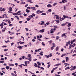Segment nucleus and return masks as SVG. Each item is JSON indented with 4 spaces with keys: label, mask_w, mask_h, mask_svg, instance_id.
<instances>
[{
    "label": "nucleus",
    "mask_w": 76,
    "mask_h": 76,
    "mask_svg": "<svg viewBox=\"0 0 76 76\" xmlns=\"http://www.w3.org/2000/svg\"><path fill=\"white\" fill-rule=\"evenodd\" d=\"M30 9H33L32 10H36V9H35V7H31Z\"/></svg>",
    "instance_id": "obj_3"
},
{
    "label": "nucleus",
    "mask_w": 76,
    "mask_h": 76,
    "mask_svg": "<svg viewBox=\"0 0 76 76\" xmlns=\"http://www.w3.org/2000/svg\"><path fill=\"white\" fill-rule=\"evenodd\" d=\"M35 7H39V6L37 4L35 5Z\"/></svg>",
    "instance_id": "obj_59"
},
{
    "label": "nucleus",
    "mask_w": 76,
    "mask_h": 76,
    "mask_svg": "<svg viewBox=\"0 0 76 76\" xmlns=\"http://www.w3.org/2000/svg\"><path fill=\"white\" fill-rule=\"evenodd\" d=\"M54 49V48L53 47H52L51 48V50H53Z\"/></svg>",
    "instance_id": "obj_58"
},
{
    "label": "nucleus",
    "mask_w": 76,
    "mask_h": 76,
    "mask_svg": "<svg viewBox=\"0 0 76 76\" xmlns=\"http://www.w3.org/2000/svg\"><path fill=\"white\" fill-rule=\"evenodd\" d=\"M9 66H14V64H10L9 65Z\"/></svg>",
    "instance_id": "obj_17"
},
{
    "label": "nucleus",
    "mask_w": 76,
    "mask_h": 76,
    "mask_svg": "<svg viewBox=\"0 0 76 76\" xmlns=\"http://www.w3.org/2000/svg\"><path fill=\"white\" fill-rule=\"evenodd\" d=\"M42 45H43V46H45V45L44 44V42H42Z\"/></svg>",
    "instance_id": "obj_37"
},
{
    "label": "nucleus",
    "mask_w": 76,
    "mask_h": 76,
    "mask_svg": "<svg viewBox=\"0 0 76 76\" xmlns=\"http://www.w3.org/2000/svg\"><path fill=\"white\" fill-rule=\"evenodd\" d=\"M20 44H25V42H21Z\"/></svg>",
    "instance_id": "obj_42"
},
{
    "label": "nucleus",
    "mask_w": 76,
    "mask_h": 76,
    "mask_svg": "<svg viewBox=\"0 0 76 76\" xmlns=\"http://www.w3.org/2000/svg\"><path fill=\"white\" fill-rule=\"evenodd\" d=\"M37 64H38L39 66H41V64L39 62H37Z\"/></svg>",
    "instance_id": "obj_24"
},
{
    "label": "nucleus",
    "mask_w": 76,
    "mask_h": 76,
    "mask_svg": "<svg viewBox=\"0 0 76 76\" xmlns=\"http://www.w3.org/2000/svg\"><path fill=\"white\" fill-rule=\"evenodd\" d=\"M5 9L4 8H3L2 10V11H3V12H4V11H5Z\"/></svg>",
    "instance_id": "obj_46"
},
{
    "label": "nucleus",
    "mask_w": 76,
    "mask_h": 76,
    "mask_svg": "<svg viewBox=\"0 0 76 76\" xmlns=\"http://www.w3.org/2000/svg\"><path fill=\"white\" fill-rule=\"evenodd\" d=\"M47 7H51L52 6L50 4H48V5H47Z\"/></svg>",
    "instance_id": "obj_6"
},
{
    "label": "nucleus",
    "mask_w": 76,
    "mask_h": 76,
    "mask_svg": "<svg viewBox=\"0 0 76 76\" xmlns=\"http://www.w3.org/2000/svg\"><path fill=\"white\" fill-rule=\"evenodd\" d=\"M43 12H44V11H40V13H43Z\"/></svg>",
    "instance_id": "obj_63"
},
{
    "label": "nucleus",
    "mask_w": 76,
    "mask_h": 76,
    "mask_svg": "<svg viewBox=\"0 0 76 76\" xmlns=\"http://www.w3.org/2000/svg\"><path fill=\"white\" fill-rule=\"evenodd\" d=\"M25 72L26 73H27V71H28V69H25Z\"/></svg>",
    "instance_id": "obj_51"
},
{
    "label": "nucleus",
    "mask_w": 76,
    "mask_h": 76,
    "mask_svg": "<svg viewBox=\"0 0 76 76\" xmlns=\"http://www.w3.org/2000/svg\"><path fill=\"white\" fill-rule=\"evenodd\" d=\"M8 50V49H5L4 50V51H7Z\"/></svg>",
    "instance_id": "obj_54"
},
{
    "label": "nucleus",
    "mask_w": 76,
    "mask_h": 76,
    "mask_svg": "<svg viewBox=\"0 0 76 76\" xmlns=\"http://www.w3.org/2000/svg\"><path fill=\"white\" fill-rule=\"evenodd\" d=\"M66 35V34L64 33V34H62L61 37H64V36H65V35Z\"/></svg>",
    "instance_id": "obj_15"
},
{
    "label": "nucleus",
    "mask_w": 76,
    "mask_h": 76,
    "mask_svg": "<svg viewBox=\"0 0 76 76\" xmlns=\"http://www.w3.org/2000/svg\"><path fill=\"white\" fill-rule=\"evenodd\" d=\"M52 40H50L48 41V42L49 44H51L52 43Z\"/></svg>",
    "instance_id": "obj_19"
},
{
    "label": "nucleus",
    "mask_w": 76,
    "mask_h": 76,
    "mask_svg": "<svg viewBox=\"0 0 76 76\" xmlns=\"http://www.w3.org/2000/svg\"><path fill=\"white\" fill-rule=\"evenodd\" d=\"M54 33V31H50V34H53Z\"/></svg>",
    "instance_id": "obj_45"
},
{
    "label": "nucleus",
    "mask_w": 76,
    "mask_h": 76,
    "mask_svg": "<svg viewBox=\"0 0 76 76\" xmlns=\"http://www.w3.org/2000/svg\"><path fill=\"white\" fill-rule=\"evenodd\" d=\"M39 32H40V33H43L44 32V29H42L39 31Z\"/></svg>",
    "instance_id": "obj_2"
},
{
    "label": "nucleus",
    "mask_w": 76,
    "mask_h": 76,
    "mask_svg": "<svg viewBox=\"0 0 76 76\" xmlns=\"http://www.w3.org/2000/svg\"><path fill=\"white\" fill-rule=\"evenodd\" d=\"M6 69H7V70H9V66H7L6 67Z\"/></svg>",
    "instance_id": "obj_16"
},
{
    "label": "nucleus",
    "mask_w": 76,
    "mask_h": 76,
    "mask_svg": "<svg viewBox=\"0 0 76 76\" xmlns=\"http://www.w3.org/2000/svg\"><path fill=\"white\" fill-rule=\"evenodd\" d=\"M20 12H21L20 11H18V12H17V14H18V13H20Z\"/></svg>",
    "instance_id": "obj_52"
},
{
    "label": "nucleus",
    "mask_w": 76,
    "mask_h": 76,
    "mask_svg": "<svg viewBox=\"0 0 76 76\" xmlns=\"http://www.w3.org/2000/svg\"><path fill=\"white\" fill-rule=\"evenodd\" d=\"M28 46H29V45H30V46H31V45H32L31 44V43L29 42V44H28Z\"/></svg>",
    "instance_id": "obj_36"
},
{
    "label": "nucleus",
    "mask_w": 76,
    "mask_h": 76,
    "mask_svg": "<svg viewBox=\"0 0 76 76\" xmlns=\"http://www.w3.org/2000/svg\"><path fill=\"white\" fill-rule=\"evenodd\" d=\"M67 23H69L68 22H66L65 23H63L61 24V26H65L66 24H67Z\"/></svg>",
    "instance_id": "obj_5"
},
{
    "label": "nucleus",
    "mask_w": 76,
    "mask_h": 76,
    "mask_svg": "<svg viewBox=\"0 0 76 76\" xmlns=\"http://www.w3.org/2000/svg\"><path fill=\"white\" fill-rule=\"evenodd\" d=\"M53 44V47H55V46H56V45H55V44H54V43H53L52 44Z\"/></svg>",
    "instance_id": "obj_28"
},
{
    "label": "nucleus",
    "mask_w": 76,
    "mask_h": 76,
    "mask_svg": "<svg viewBox=\"0 0 76 76\" xmlns=\"http://www.w3.org/2000/svg\"><path fill=\"white\" fill-rule=\"evenodd\" d=\"M56 22L57 23H60V21L59 20H56Z\"/></svg>",
    "instance_id": "obj_31"
},
{
    "label": "nucleus",
    "mask_w": 76,
    "mask_h": 76,
    "mask_svg": "<svg viewBox=\"0 0 76 76\" xmlns=\"http://www.w3.org/2000/svg\"><path fill=\"white\" fill-rule=\"evenodd\" d=\"M34 66H35V67H38V65H37V64H36V63H34Z\"/></svg>",
    "instance_id": "obj_7"
},
{
    "label": "nucleus",
    "mask_w": 76,
    "mask_h": 76,
    "mask_svg": "<svg viewBox=\"0 0 76 76\" xmlns=\"http://www.w3.org/2000/svg\"><path fill=\"white\" fill-rule=\"evenodd\" d=\"M68 60H69V58L68 57H66V61L67 62Z\"/></svg>",
    "instance_id": "obj_14"
},
{
    "label": "nucleus",
    "mask_w": 76,
    "mask_h": 76,
    "mask_svg": "<svg viewBox=\"0 0 76 76\" xmlns=\"http://www.w3.org/2000/svg\"><path fill=\"white\" fill-rule=\"evenodd\" d=\"M14 44V43L12 42V43L11 44V46H12V45H13Z\"/></svg>",
    "instance_id": "obj_57"
},
{
    "label": "nucleus",
    "mask_w": 76,
    "mask_h": 76,
    "mask_svg": "<svg viewBox=\"0 0 76 76\" xmlns=\"http://www.w3.org/2000/svg\"><path fill=\"white\" fill-rule=\"evenodd\" d=\"M54 70L53 69L52 70H51V73H53V72H54Z\"/></svg>",
    "instance_id": "obj_55"
},
{
    "label": "nucleus",
    "mask_w": 76,
    "mask_h": 76,
    "mask_svg": "<svg viewBox=\"0 0 76 76\" xmlns=\"http://www.w3.org/2000/svg\"><path fill=\"white\" fill-rule=\"evenodd\" d=\"M68 27H69V26H71V23H68Z\"/></svg>",
    "instance_id": "obj_30"
},
{
    "label": "nucleus",
    "mask_w": 76,
    "mask_h": 76,
    "mask_svg": "<svg viewBox=\"0 0 76 76\" xmlns=\"http://www.w3.org/2000/svg\"><path fill=\"white\" fill-rule=\"evenodd\" d=\"M31 55L30 54H28V56H27V57H28L30 58V57H31Z\"/></svg>",
    "instance_id": "obj_39"
},
{
    "label": "nucleus",
    "mask_w": 76,
    "mask_h": 76,
    "mask_svg": "<svg viewBox=\"0 0 76 76\" xmlns=\"http://www.w3.org/2000/svg\"><path fill=\"white\" fill-rule=\"evenodd\" d=\"M63 17L64 18H61V19L62 20H63L64 19H66V18H67V19H72V18L70 17H69L67 15H64L63 16Z\"/></svg>",
    "instance_id": "obj_1"
},
{
    "label": "nucleus",
    "mask_w": 76,
    "mask_h": 76,
    "mask_svg": "<svg viewBox=\"0 0 76 76\" xmlns=\"http://www.w3.org/2000/svg\"><path fill=\"white\" fill-rule=\"evenodd\" d=\"M8 23L9 24H10V23H11V22H10V20H9L8 21Z\"/></svg>",
    "instance_id": "obj_48"
},
{
    "label": "nucleus",
    "mask_w": 76,
    "mask_h": 76,
    "mask_svg": "<svg viewBox=\"0 0 76 76\" xmlns=\"http://www.w3.org/2000/svg\"><path fill=\"white\" fill-rule=\"evenodd\" d=\"M11 74L12 76H15V75L14 73H11Z\"/></svg>",
    "instance_id": "obj_43"
},
{
    "label": "nucleus",
    "mask_w": 76,
    "mask_h": 76,
    "mask_svg": "<svg viewBox=\"0 0 76 76\" xmlns=\"http://www.w3.org/2000/svg\"><path fill=\"white\" fill-rule=\"evenodd\" d=\"M26 9H30V7H27L26 8Z\"/></svg>",
    "instance_id": "obj_61"
},
{
    "label": "nucleus",
    "mask_w": 76,
    "mask_h": 76,
    "mask_svg": "<svg viewBox=\"0 0 76 76\" xmlns=\"http://www.w3.org/2000/svg\"><path fill=\"white\" fill-rule=\"evenodd\" d=\"M41 22H42L40 24L41 25H44V21H41Z\"/></svg>",
    "instance_id": "obj_18"
},
{
    "label": "nucleus",
    "mask_w": 76,
    "mask_h": 76,
    "mask_svg": "<svg viewBox=\"0 0 76 76\" xmlns=\"http://www.w3.org/2000/svg\"><path fill=\"white\" fill-rule=\"evenodd\" d=\"M76 67L75 66H73V67L72 68V69H73V70H75V69H76Z\"/></svg>",
    "instance_id": "obj_35"
},
{
    "label": "nucleus",
    "mask_w": 76,
    "mask_h": 76,
    "mask_svg": "<svg viewBox=\"0 0 76 76\" xmlns=\"http://www.w3.org/2000/svg\"><path fill=\"white\" fill-rule=\"evenodd\" d=\"M40 69H42V70H44V68L42 67H40Z\"/></svg>",
    "instance_id": "obj_60"
},
{
    "label": "nucleus",
    "mask_w": 76,
    "mask_h": 76,
    "mask_svg": "<svg viewBox=\"0 0 76 76\" xmlns=\"http://www.w3.org/2000/svg\"><path fill=\"white\" fill-rule=\"evenodd\" d=\"M26 11L27 13H29V12H30V11L28 9H26Z\"/></svg>",
    "instance_id": "obj_9"
},
{
    "label": "nucleus",
    "mask_w": 76,
    "mask_h": 76,
    "mask_svg": "<svg viewBox=\"0 0 76 76\" xmlns=\"http://www.w3.org/2000/svg\"><path fill=\"white\" fill-rule=\"evenodd\" d=\"M9 10L10 11H12V7H10L9 8Z\"/></svg>",
    "instance_id": "obj_10"
},
{
    "label": "nucleus",
    "mask_w": 76,
    "mask_h": 76,
    "mask_svg": "<svg viewBox=\"0 0 76 76\" xmlns=\"http://www.w3.org/2000/svg\"><path fill=\"white\" fill-rule=\"evenodd\" d=\"M22 64H21V65H18V66L19 67H21V69H22Z\"/></svg>",
    "instance_id": "obj_34"
},
{
    "label": "nucleus",
    "mask_w": 76,
    "mask_h": 76,
    "mask_svg": "<svg viewBox=\"0 0 76 76\" xmlns=\"http://www.w3.org/2000/svg\"><path fill=\"white\" fill-rule=\"evenodd\" d=\"M66 55L65 54H62L61 56V57H63V56H64Z\"/></svg>",
    "instance_id": "obj_25"
},
{
    "label": "nucleus",
    "mask_w": 76,
    "mask_h": 76,
    "mask_svg": "<svg viewBox=\"0 0 76 76\" xmlns=\"http://www.w3.org/2000/svg\"><path fill=\"white\" fill-rule=\"evenodd\" d=\"M48 12H51V11H52V10L51 9H49V10H48Z\"/></svg>",
    "instance_id": "obj_33"
},
{
    "label": "nucleus",
    "mask_w": 76,
    "mask_h": 76,
    "mask_svg": "<svg viewBox=\"0 0 76 76\" xmlns=\"http://www.w3.org/2000/svg\"><path fill=\"white\" fill-rule=\"evenodd\" d=\"M15 18H16L18 20H19V17H18V16H15Z\"/></svg>",
    "instance_id": "obj_29"
},
{
    "label": "nucleus",
    "mask_w": 76,
    "mask_h": 76,
    "mask_svg": "<svg viewBox=\"0 0 76 76\" xmlns=\"http://www.w3.org/2000/svg\"><path fill=\"white\" fill-rule=\"evenodd\" d=\"M0 74L1 76H2L4 75V74L3 73H1V72H0Z\"/></svg>",
    "instance_id": "obj_26"
},
{
    "label": "nucleus",
    "mask_w": 76,
    "mask_h": 76,
    "mask_svg": "<svg viewBox=\"0 0 76 76\" xmlns=\"http://www.w3.org/2000/svg\"><path fill=\"white\" fill-rule=\"evenodd\" d=\"M40 10H39L37 11L36 12V13H37V14H39V13H40Z\"/></svg>",
    "instance_id": "obj_11"
},
{
    "label": "nucleus",
    "mask_w": 76,
    "mask_h": 76,
    "mask_svg": "<svg viewBox=\"0 0 76 76\" xmlns=\"http://www.w3.org/2000/svg\"><path fill=\"white\" fill-rule=\"evenodd\" d=\"M8 13H13V12H11V11H8Z\"/></svg>",
    "instance_id": "obj_44"
},
{
    "label": "nucleus",
    "mask_w": 76,
    "mask_h": 76,
    "mask_svg": "<svg viewBox=\"0 0 76 76\" xmlns=\"http://www.w3.org/2000/svg\"><path fill=\"white\" fill-rule=\"evenodd\" d=\"M1 69L3 71V70H3V69H4V70H5V68H1Z\"/></svg>",
    "instance_id": "obj_53"
},
{
    "label": "nucleus",
    "mask_w": 76,
    "mask_h": 76,
    "mask_svg": "<svg viewBox=\"0 0 76 76\" xmlns=\"http://www.w3.org/2000/svg\"><path fill=\"white\" fill-rule=\"evenodd\" d=\"M53 27L54 28H57V26H54Z\"/></svg>",
    "instance_id": "obj_56"
},
{
    "label": "nucleus",
    "mask_w": 76,
    "mask_h": 76,
    "mask_svg": "<svg viewBox=\"0 0 76 76\" xmlns=\"http://www.w3.org/2000/svg\"><path fill=\"white\" fill-rule=\"evenodd\" d=\"M17 48H20V50H22V47L20 46H18Z\"/></svg>",
    "instance_id": "obj_8"
},
{
    "label": "nucleus",
    "mask_w": 76,
    "mask_h": 76,
    "mask_svg": "<svg viewBox=\"0 0 76 76\" xmlns=\"http://www.w3.org/2000/svg\"><path fill=\"white\" fill-rule=\"evenodd\" d=\"M4 25H3V23H1L0 25V26H3Z\"/></svg>",
    "instance_id": "obj_27"
},
{
    "label": "nucleus",
    "mask_w": 76,
    "mask_h": 76,
    "mask_svg": "<svg viewBox=\"0 0 76 76\" xmlns=\"http://www.w3.org/2000/svg\"><path fill=\"white\" fill-rule=\"evenodd\" d=\"M28 59V60H29V61H31V57L29 58Z\"/></svg>",
    "instance_id": "obj_47"
},
{
    "label": "nucleus",
    "mask_w": 76,
    "mask_h": 76,
    "mask_svg": "<svg viewBox=\"0 0 76 76\" xmlns=\"http://www.w3.org/2000/svg\"><path fill=\"white\" fill-rule=\"evenodd\" d=\"M41 15H47V14L45 13H42V14H41Z\"/></svg>",
    "instance_id": "obj_23"
},
{
    "label": "nucleus",
    "mask_w": 76,
    "mask_h": 76,
    "mask_svg": "<svg viewBox=\"0 0 76 76\" xmlns=\"http://www.w3.org/2000/svg\"><path fill=\"white\" fill-rule=\"evenodd\" d=\"M59 38V37L58 36H57L56 37V39H58Z\"/></svg>",
    "instance_id": "obj_50"
},
{
    "label": "nucleus",
    "mask_w": 76,
    "mask_h": 76,
    "mask_svg": "<svg viewBox=\"0 0 76 76\" xmlns=\"http://www.w3.org/2000/svg\"><path fill=\"white\" fill-rule=\"evenodd\" d=\"M21 4H25L26 3L25 2H21Z\"/></svg>",
    "instance_id": "obj_41"
},
{
    "label": "nucleus",
    "mask_w": 76,
    "mask_h": 76,
    "mask_svg": "<svg viewBox=\"0 0 76 76\" xmlns=\"http://www.w3.org/2000/svg\"><path fill=\"white\" fill-rule=\"evenodd\" d=\"M67 69H70V67L68 66L65 68V70H67Z\"/></svg>",
    "instance_id": "obj_12"
},
{
    "label": "nucleus",
    "mask_w": 76,
    "mask_h": 76,
    "mask_svg": "<svg viewBox=\"0 0 76 76\" xmlns=\"http://www.w3.org/2000/svg\"><path fill=\"white\" fill-rule=\"evenodd\" d=\"M55 76H60V75H59L55 74Z\"/></svg>",
    "instance_id": "obj_64"
},
{
    "label": "nucleus",
    "mask_w": 76,
    "mask_h": 76,
    "mask_svg": "<svg viewBox=\"0 0 76 76\" xmlns=\"http://www.w3.org/2000/svg\"><path fill=\"white\" fill-rule=\"evenodd\" d=\"M57 68H58V67L57 66L54 68H53V69L54 70H56V69H57Z\"/></svg>",
    "instance_id": "obj_38"
},
{
    "label": "nucleus",
    "mask_w": 76,
    "mask_h": 76,
    "mask_svg": "<svg viewBox=\"0 0 76 76\" xmlns=\"http://www.w3.org/2000/svg\"><path fill=\"white\" fill-rule=\"evenodd\" d=\"M58 47L57 46L56 48V51H58Z\"/></svg>",
    "instance_id": "obj_13"
},
{
    "label": "nucleus",
    "mask_w": 76,
    "mask_h": 76,
    "mask_svg": "<svg viewBox=\"0 0 76 76\" xmlns=\"http://www.w3.org/2000/svg\"><path fill=\"white\" fill-rule=\"evenodd\" d=\"M13 15H14V16H16V15H18V14L17 13H13Z\"/></svg>",
    "instance_id": "obj_20"
},
{
    "label": "nucleus",
    "mask_w": 76,
    "mask_h": 76,
    "mask_svg": "<svg viewBox=\"0 0 76 76\" xmlns=\"http://www.w3.org/2000/svg\"><path fill=\"white\" fill-rule=\"evenodd\" d=\"M55 16H56V19H59V18L58 15H55Z\"/></svg>",
    "instance_id": "obj_4"
},
{
    "label": "nucleus",
    "mask_w": 76,
    "mask_h": 76,
    "mask_svg": "<svg viewBox=\"0 0 76 76\" xmlns=\"http://www.w3.org/2000/svg\"><path fill=\"white\" fill-rule=\"evenodd\" d=\"M31 18H27V21H29V20H31Z\"/></svg>",
    "instance_id": "obj_21"
},
{
    "label": "nucleus",
    "mask_w": 76,
    "mask_h": 76,
    "mask_svg": "<svg viewBox=\"0 0 76 76\" xmlns=\"http://www.w3.org/2000/svg\"><path fill=\"white\" fill-rule=\"evenodd\" d=\"M61 63H59V64H57L56 65L57 66H60V65H61Z\"/></svg>",
    "instance_id": "obj_40"
},
{
    "label": "nucleus",
    "mask_w": 76,
    "mask_h": 76,
    "mask_svg": "<svg viewBox=\"0 0 76 76\" xmlns=\"http://www.w3.org/2000/svg\"><path fill=\"white\" fill-rule=\"evenodd\" d=\"M45 57H47V58H49V57H50V55H48V56H47V55H45Z\"/></svg>",
    "instance_id": "obj_32"
},
{
    "label": "nucleus",
    "mask_w": 76,
    "mask_h": 76,
    "mask_svg": "<svg viewBox=\"0 0 76 76\" xmlns=\"http://www.w3.org/2000/svg\"><path fill=\"white\" fill-rule=\"evenodd\" d=\"M64 10H66V6H64Z\"/></svg>",
    "instance_id": "obj_62"
},
{
    "label": "nucleus",
    "mask_w": 76,
    "mask_h": 76,
    "mask_svg": "<svg viewBox=\"0 0 76 76\" xmlns=\"http://www.w3.org/2000/svg\"><path fill=\"white\" fill-rule=\"evenodd\" d=\"M56 5H57V3H54L53 4V6H56Z\"/></svg>",
    "instance_id": "obj_22"
},
{
    "label": "nucleus",
    "mask_w": 76,
    "mask_h": 76,
    "mask_svg": "<svg viewBox=\"0 0 76 76\" xmlns=\"http://www.w3.org/2000/svg\"><path fill=\"white\" fill-rule=\"evenodd\" d=\"M32 15L33 16H34V17L35 16V14L34 13L32 14Z\"/></svg>",
    "instance_id": "obj_49"
}]
</instances>
